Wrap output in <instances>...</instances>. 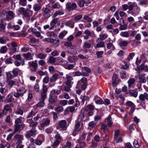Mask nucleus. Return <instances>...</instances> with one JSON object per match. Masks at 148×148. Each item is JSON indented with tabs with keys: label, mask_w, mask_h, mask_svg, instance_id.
Returning a JSON list of instances; mask_svg holds the SVG:
<instances>
[{
	"label": "nucleus",
	"mask_w": 148,
	"mask_h": 148,
	"mask_svg": "<svg viewBox=\"0 0 148 148\" xmlns=\"http://www.w3.org/2000/svg\"><path fill=\"white\" fill-rule=\"evenodd\" d=\"M78 5L81 8L84 6V3L83 0H80L78 1L77 3Z\"/></svg>",
	"instance_id": "nucleus-64"
},
{
	"label": "nucleus",
	"mask_w": 148,
	"mask_h": 148,
	"mask_svg": "<svg viewBox=\"0 0 148 148\" xmlns=\"http://www.w3.org/2000/svg\"><path fill=\"white\" fill-rule=\"evenodd\" d=\"M40 102L38 103L36 105V106L37 107H43L45 105V103L44 101H41V100H39Z\"/></svg>",
	"instance_id": "nucleus-46"
},
{
	"label": "nucleus",
	"mask_w": 148,
	"mask_h": 148,
	"mask_svg": "<svg viewBox=\"0 0 148 148\" xmlns=\"http://www.w3.org/2000/svg\"><path fill=\"white\" fill-rule=\"evenodd\" d=\"M28 63L29 68H30L31 67H32L34 68L33 69H31L32 72H35L36 71L37 68L38 67V65L37 63L33 61L29 62Z\"/></svg>",
	"instance_id": "nucleus-5"
},
{
	"label": "nucleus",
	"mask_w": 148,
	"mask_h": 148,
	"mask_svg": "<svg viewBox=\"0 0 148 148\" xmlns=\"http://www.w3.org/2000/svg\"><path fill=\"white\" fill-rule=\"evenodd\" d=\"M107 48L109 49L114 50L115 49L114 46L111 42L108 43L107 45Z\"/></svg>",
	"instance_id": "nucleus-34"
},
{
	"label": "nucleus",
	"mask_w": 148,
	"mask_h": 148,
	"mask_svg": "<svg viewBox=\"0 0 148 148\" xmlns=\"http://www.w3.org/2000/svg\"><path fill=\"white\" fill-rule=\"evenodd\" d=\"M23 110L20 108H17L15 111V113L16 114L21 115H23Z\"/></svg>",
	"instance_id": "nucleus-36"
},
{
	"label": "nucleus",
	"mask_w": 148,
	"mask_h": 148,
	"mask_svg": "<svg viewBox=\"0 0 148 148\" xmlns=\"http://www.w3.org/2000/svg\"><path fill=\"white\" fill-rule=\"evenodd\" d=\"M15 139L18 140L16 144V145L21 144L23 143L22 141L23 140V135L16 134L14 136Z\"/></svg>",
	"instance_id": "nucleus-7"
},
{
	"label": "nucleus",
	"mask_w": 148,
	"mask_h": 148,
	"mask_svg": "<svg viewBox=\"0 0 148 148\" xmlns=\"http://www.w3.org/2000/svg\"><path fill=\"white\" fill-rule=\"evenodd\" d=\"M67 33V31H63L60 34L59 37L60 38L62 39L66 35Z\"/></svg>",
	"instance_id": "nucleus-52"
},
{
	"label": "nucleus",
	"mask_w": 148,
	"mask_h": 148,
	"mask_svg": "<svg viewBox=\"0 0 148 148\" xmlns=\"http://www.w3.org/2000/svg\"><path fill=\"white\" fill-rule=\"evenodd\" d=\"M50 122V119L48 118H46L44 120L43 122L41 123L40 125L42 127H47L49 125Z\"/></svg>",
	"instance_id": "nucleus-12"
},
{
	"label": "nucleus",
	"mask_w": 148,
	"mask_h": 148,
	"mask_svg": "<svg viewBox=\"0 0 148 148\" xmlns=\"http://www.w3.org/2000/svg\"><path fill=\"white\" fill-rule=\"evenodd\" d=\"M8 48L6 46H3L0 49V52L1 53L4 54L6 53L7 51Z\"/></svg>",
	"instance_id": "nucleus-37"
},
{
	"label": "nucleus",
	"mask_w": 148,
	"mask_h": 148,
	"mask_svg": "<svg viewBox=\"0 0 148 148\" xmlns=\"http://www.w3.org/2000/svg\"><path fill=\"white\" fill-rule=\"evenodd\" d=\"M137 69H138V70H144L145 72L148 71V66L147 65H145L144 63H142L139 66H137Z\"/></svg>",
	"instance_id": "nucleus-16"
},
{
	"label": "nucleus",
	"mask_w": 148,
	"mask_h": 148,
	"mask_svg": "<svg viewBox=\"0 0 148 148\" xmlns=\"http://www.w3.org/2000/svg\"><path fill=\"white\" fill-rule=\"evenodd\" d=\"M14 130V134L19 131L20 132L22 131L23 128V125L21 124H15Z\"/></svg>",
	"instance_id": "nucleus-13"
},
{
	"label": "nucleus",
	"mask_w": 148,
	"mask_h": 148,
	"mask_svg": "<svg viewBox=\"0 0 148 148\" xmlns=\"http://www.w3.org/2000/svg\"><path fill=\"white\" fill-rule=\"evenodd\" d=\"M120 35L122 37L126 38L128 37L129 36V34L127 31L122 32L121 33Z\"/></svg>",
	"instance_id": "nucleus-40"
},
{
	"label": "nucleus",
	"mask_w": 148,
	"mask_h": 148,
	"mask_svg": "<svg viewBox=\"0 0 148 148\" xmlns=\"http://www.w3.org/2000/svg\"><path fill=\"white\" fill-rule=\"evenodd\" d=\"M33 10L35 11L38 12L41 8L42 5L37 3L34 4L33 7Z\"/></svg>",
	"instance_id": "nucleus-23"
},
{
	"label": "nucleus",
	"mask_w": 148,
	"mask_h": 148,
	"mask_svg": "<svg viewBox=\"0 0 148 148\" xmlns=\"http://www.w3.org/2000/svg\"><path fill=\"white\" fill-rule=\"evenodd\" d=\"M56 17L54 16V15H53V20H52L50 23V25L51 26L50 29H51L54 27L55 25L57 23L58 20L59 18H56Z\"/></svg>",
	"instance_id": "nucleus-14"
},
{
	"label": "nucleus",
	"mask_w": 148,
	"mask_h": 148,
	"mask_svg": "<svg viewBox=\"0 0 148 148\" xmlns=\"http://www.w3.org/2000/svg\"><path fill=\"white\" fill-rule=\"evenodd\" d=\"M56 134L55 136V141L53 143L52 146L54 148H56L60 144L62 139V137L58 132H56Z\"/></svg>",
	"instance_id": "nucleus-2"
},
{
	"label": "nucleus",
	"mask_w": 148,
	"mask_h": 148,
	"mask_svg": "<svg viewBox=\"0 0 148 148\" xmlns=\"http://www.w3.org/2000/svg\"><path fill=\"white\" fill-rule=\"evenodd\" d=\"M59 75L57 73H55L53 75L52 77H51L49 79L50 82H55L58 79V77Z\"/></svg>",
	"instance_id": "nucleus-26"
},
{
	"label": "nucleus",
	"mask_w": 148,
	"mask_h": 148,
	"mask_svg": "<svg viewBox=\"0 0 148 148\" xmlns=\"http://www.w3.org/2000/svg\"><path fill=\"white\" fill-rule=\"evenodd\" d=\"M66 81L65 82V84L66 85L72 86L73 84V77L69 75H66Z\"/></svg>",
	"instance_id": "nucleus-6"
},
{
	"label": "nucleus",
	"mask_w": 148,
	"mask_h": 148,
	"mask_svg": "<svg viewBox=\"0 0 148 148\" xmlns=\"http://www.w3.org/2000/svg\"><path fill=\"white\" fill-rule=\"evenodd\" d=\"M138 4L139 5L142 6L143 5H148V1L147 0H144L143 1H141L138 3Z\"/></svg>",
	"instance_id": "nucleus-48"
},
{
	"label": "nucleus",
	"mask_w": 148,
	"mask_h": 148,
	"mask_svg": "<svg viewBox=\"0 0 148 148\" xmlns=\"http://www.w3.org/2000/svg\"><path fill=\"white\" fill-rule=\"evenodd\" d=\"M36 114V112H34L33 110H32L27 115V118H29L31 117L32 116L35 115Z\"/></svg>",
	"instance_id": "nucleus-53"
},
{
	"label": "nucleus",
	"mask_w": 148,
	"mask_h": 148,
	"mask_svg": "<svg viewBox=\"0 0 148 148\" xmlns=\"http://www.w3.org/2000/svg\"><path fill=\"white\" fill-rule=\"evenodd\" d=\"M128 43V42L127 41L121 40L119 43V45L122 48L123 47H125L127 46Z\"/></svg>",
	"instance_id": "nucleus-31"
},
{
	"label": "nucleus",
	"mask_w": 148,
	"mask_h": 148,
	"mask_svg": "<svg viewBox=\"0 0 148 148\" xmlns=\"http://www.w3.org/2000/svg\"><path fill=\"white\" fill-rule=\"evenodd\" d=\"M95 103L97 105H102L104 104V102L103 100L100 98L99 99L96 101Z\"/></svg>",
	"instance_id": "nucleus-56"
},
{
	"label": "nucleus",
	"mask_w": 148,
	"mask_h": 148,
	"mask_svg": "<svg viewBox=\"0 0 148 148\" xmlns=\"http://www.w3.org/2000/svg\"><path fill=\"white\" fill-rule=\"evenodd\" d=\"M52 7L54 9H59L61 7V6L58 2H57L53 4L52 5Z\"/></svg>",
	"instance_id": "nucleus-38"
},
{
	"label": "nucleus",
	"mask_w": 148,
	"mask_h": 148,
	"mask_svg": "<svg viewBox=\"0 0 148 148\" xmlns=\"http://www.w3.org/2000/svg\"><path fill=\"white\" fill-rule=\"evenodd\" d=\"M108 125L106 124V123H103L101 125V130L103 131V132H105V130L107 128Z\"/></svg>",
	"instance_id": "nucleus-57"
},
{
	"label": "nucleus",
	"mask_w": 148,
	"mask_h": 148,
	"mask_svg": "<svg viewBox=\"0 0 148 148\" xmlns=\"http://www.w3.org/2000/svg\"><path fill=\"white\" fill-rule=\"evenodd\" d=\"M97 124V122H95L94 121H92L89 123L88 126L90 128H93Z\"/></svg>",
	"instance_id": "nucleus-45"
},
{
	"label": "nucleus",
	"mask_w": 148,
	"mask_h": 148,
	"mask_svg": "<svg viewBox=\"0 0 148 148\" xmlns=\"http://www.w3.org/2000/svg\"><path fill=\"white\" fill-rule=\"evenodd\" d=\"M42 14L44 19H47L52 15L50 9L46 7L42 12Z\"/></svg>",
	"instance_id": "nucleus-3"
},
{
	"label": "nucleus",
	"mask_w": 148,
	"mask_h": 148,
	"mask_svg": "<svg viewBox=\"0 0 148 148\" xmlns=\"http://www.w3.org/2000/svg\"><path fill=\"white\" fill-rule=\"evenodd\" d=\"M104 43L103 42H98L96 44V47H105Z\"/></svg>",
	"instance_id": "nucleus-44"
},
{
	"label": "nucleus",
	"mask_w": 148,
	"mask_h": 148,
	"mask_svg": "<svg viewBox=\"0 0 148 148\" xmlns=\"http://www.w3.org/2000/svg\"><path fill=\"white\" fill-rule=\"evenodd\" d=\"M13 114H11V115H8L5 119V121L7 123L10 125L12 123V119L11 117V116H13Z\"/></svg>",
	"instance_id": "nucleus-28"
},
{
	"label": "nucleus",
	"mask_w": 148,
	"mask_h": 148,
	"mask_svg": "<svg viewBox=\"0 0 148 148\" xmlns=\"http://www.w3.org/2000/svg\"><path fill=\"white\" fill-rule=\"evenodd\" d=\"M37 131L34 129L33 128L29 131H27L25 136L26 138H30V136H34L37 134Z\"/></svg>",
	"instance_id": "nucleus-4"
},
{
	"label": "nucleus",
	"mask_w": 148,
	"mask_h": 148,
	"mask_svg": "<svg viewBox=\"0 0 148 148\" xmlns=\"http://www.w3.org/2000/svg\"><path fill=\"white\" fill-rule=\"evenodd\" d=\"M139 82L140 83H145L146 82V80L145 77H139Z\"/></svg>",
	"instance_id": "nucleus-63"
},
{
	"label": "nucleus",
	"mask_w": 148,
	"mask_h": 148,
	"mask_svg": "<svg viewBox=\"0 0 148 148\" xmlns=\"http://www.w3.org/2000/svg\"><path fill=\"white\" fill-rule=\"evenodd\" d=\"M80 123L79 121H76L75 126V129L80 130V128H79L80 125Z\"/></svg>",
	"instance_id": "nucleus-58"
},
{
	"label": "nucleus",
	"mask_w": 148,
	"mask_h": 148,
	"mask_svg": "<svg viewBox=\"0 0 148 148\" xmlns=\"http://www.w3.org/2000/svg\"><path fill=\"white\" fill-rule=\"evenodd\" d=\"M63 108L61 106H59L58 107H56L55 109V111L57 112H62Z\"/></svg>",
	"instance_id": "nucleus-55"
},
{
	"label": "nucleus",
	"mask_w": 148,
	"mask_h": 148,
	"mask_svg": "<svg viewBox=\"0 0 148 148\" xmlns=\"http://www.w3.org/2000/svg\"><path fill=\"white\" fill-rule=\"evenodd\" d=\"M59 51H58L56 50H54L51 53V55L53 56H58L59 55Z\"/></svg>",
	"instance_id": "nucleus-62"
},
{
	"label": "nucleus",
	"mask_w": 148,
	"mask_h": 148,
	"mask_svg": "<svg viewBox=\"0 0 148 148\" xmlns=\"http://www.w3.org/2000/svg\"><path fill=\"white\" fill-rule=\"evenodd\" d=\"M74 24L75 22L73 19L68 21L64 23L66 26L70 27L71 28H73L74 27Z\"/></svg>",
	"instance_id": "nucleus-15"
},
{
	"label": "nucleus",
	"mask_w": 148,
	"mask_h": 148,
	"mask_svg": "<svg viewBox=\"0 0 148 148\" xmlns=\"http://www.w3.org/2000/svg\"><path fill=\"white\" fill-rule=\"evenodd\" d=\"M43 142L41 140L38 138H36L35 140V143L38 145H40Z\"/></svg>",
	"instance_id": "nucleus-54"
},
{
	"label": "nucleus",
	"mask_w": 148,
	"mask_h": 148,
	"mask_svg": "<svg viewBox=\"0 0 148 148\" xmlns=\"http://www.w3.org/2000/svg\"><path fill=\"white\" fill-rule=\"evenodd\" d=\"M118 77L117 75L115 73L113 74L112 77V84L113 86H115L117 84L116 79Z\"/></svg>",
	"instance_id": "nucleus-30"
},
{
	"label": "nucleus",
	"mask_w": 148,
	"mask_h": 148,
	"mask_svg": "<svg viewBox=\"0 0 148 148\" xmlns=\"http://www.w3.org/2000/svg\"><path fill=\"white\" fill-rule=\"evenodd\" d=\"M36 56L37 58L42 59H44L46 58L47 54L46 53H40L37 55H36Z\"/></svg>",
	"instance_id": "nucleus-29"
},
{
	"label": "nucleus",
	"mask_w": 148,
	"mask_h": 148,
	"mask_svg": "<svg viewBox=\"0 0 148 148\" xmlns=\"http://www.w3.org/2000/svg\"><path fill=\"white\" fill-rule=\"evenodd\" d=\"M78 57L82 59H88L89 58V56L87 55H86L84 56V55L82 54H79L78 55Z\"/></svg>",
	"instance_id": "nucleus-59"
},
{
	"label": "nucleus",
	"mask_w": 148,
	"mask_h": 148,
	"mask_svg": "<svg viewBox=\"0 0 148 148\" xmlns=\"http://www.w3.org/2000/svg\"><path fill=\"white\" fill-rule=\"evenodd\" d=\"M103 53L104 51H97L96 52V54L97 56V58H101Z\"/></svg>",
	"instance_id": "nucleus-43"
},
{
	"label": "nucleus",
	"mask_w": 148,
	"mask_h": 148,
	"mask_svg": "<svg viewBox=\"0 0 148 148\" xmlns=\"http://www.w3.org/2000/svg\"><path fill=\"white\" fill-rule=\"evenodd\" d=\"M17 90L21 97H23L26 91V90L23 87H20Z\"/></svg>",
	"instance_id": "nucleus-20"
},
{
	"label": "nucleus",
	"mask_w": 148,
	"mask_h": 148,
	"mask_svg": "<svg viewBox=\"0 0 148 148\" xmlns=\"http://www.w3.org/2000/svg\"><path fill=\"white\" fill-rule=\"evenodd\" d=\"M77 9V4L74 2L69 1L66 3L65 9L68 12L76 10Z\"/></svg>",
	"instance_id": "nucleus-1"
},
{
	"label": "nucleus",
	"mask_w": 148,
	"mask_h": 148,
	"mask_svg": "<svg viewBox=\"0 0 148 148\" xmlns=\"http://www.w3.org/2000/svg\"><path fill=\"white\" fill-rule=\"evenodd\" d=\"M61 93V90H53L51 91L50 93L51 95L53 94H56L57 95H59Z\"/></svg>",
	"instance_id": "nucleus-42"
},
{
	"label": "nucleus",
	"mask_w": 148,
	"mask_h": 148,
	"mask_svg": "<svg viewBox=\"0 0 148 148\" xmlns=\"http://www.w3.org/2000/svg\"><path fill=\"white\" fill-rule=\"evenodd\" d=\"M95 108V107L94 105L91 104H89L84 109L85 111L88 112V110L92 111L94 110Z\"/></svg>",
	"instance_id": "nucleus-27"
},
{
	"label": "nucleus",
	"mask_w": 148,
	"mask_h": 148,
	"mask_svg": "<svg viewBox=\"0 0 148 148\" xmlns=\"http://www.w3.org/2000/svg\"><path fill=\"white\" fill-rule=\"evenodd\" d=\"M56 61V58L53 56H51L49 57V60H48L47 62H49L50 63L53 64Z\"/></svg>",
	"instance_id": "nucleus-35"
},
{
	"label": "nucleus",
	"mask_w": 148,
	"mask_h": 148,
	"mask_svg": "<svg viewBox=\"0 0 148 148\" xmlns=\"http://www.w3.org/2000/svg\"><path fill=\"white\" fill-rule=\"evenodd\" d=\"M121 78L122 79H125L126 78L127 75V72L123 71H122L120 72Z\"/></svg>",
	"instance_id": "nucleus-39"
},
{
	"label": "nucleus",
	"mask_w": 148,
	"mask_h": 148,
	"mask_svg": "<svg viewBox=\"0 0 148 148\" xmlns=\"http://www.w3.org/2000/svg\"><path fill=\"white\" fill-rule=\"evenodd\" d=\"M12 111V108L9 104L5 105L3 107L2 110L3 113L4 115H6L8 113V112Z\"/></svg>",
	"instance_id": "nucleus-8"
},
{
	"label": "nucleus",
	"mask_w": 148,
	"mask_h": 148,
	"mask_svg": "<svg viewBox=\"0 0 148 148\" xmlns=\"http://www.w3.org/2000/svg\"><path fill=\"white\" fill-rule=\"evenodd\" d=\"M135 55V54L134 53H130L128 55L127 59L125 60V62H129L133 58Z\"/></svg>",
	"instance_id": "nucleus-25"
},
{
	"label": "nucleus",
	"mask_w": 148,
	"mask_h": 148,
	"mask_svg": "<svg viewBox=\"0 0 148 148\" xmlns=\"http://www.w3.org/2000/svg\"><path fill=\"white\" fill-rule=\"evenodd\" d=\"M136 7L135 8H134V10L132 12L131 14L134 16H136L139 13L140 9V8L136 4V6H134Z\"/></svg>",
	"instance_id": "nucleus-18"
},
{
	"label": "nucleus",
	"mask_w": 148,
	"mask_h": 148,
	"mask_svg": "<svg viewBox=\"0 0 148 148\" xmlns=\"http://www.w3.org/2000/svg\"><path fill=\"white\" fill-rule=\"evenodd\" d=\"M64 14V10L63 9H61L60 10L56 11L53 15L54 16L56 17L58 15H62Z\"/></svg>",
	"instance_id": "nucleus-22"
},
{
	"label": "nucleus",
	"mask_w": 148,
	"mask_h": 148,
	"mask_svg": "<svg viewBox=\"0 0 148 148\" xmlns=\"http://www.w3.org/2000/svg\"><path fill=\"white\" fill-rule=\"evenodd\" d=\"M27 3V0H20L19 1V4L23 6L26 5Z\"/></svg>",
	"instance_id": "nucleus-49"
},
{
	"label": "nucleus",
	"mask_w": 148,
	"mask_h": 148,
	"mask_svg": "<svg viewBox=\"0 0 148 148\" xmlns=\"http://www.w3.org/2000/svg\"><path fill=\"white\" fill-rule=\"evenodd\" d=\"M53 95H51L50 93L49 97V101L50 104L52 105L54 103L57 101L56 100H55L53 98Z\"/></svg>",
	"instance_id": "nucleus-32"
},
{
	"label": "nucleus",
	"mask_w": 148,
	"mask_h": 148,
	"mask_svg": "<svg viewBox=\"0 0 148 148\" xmlns=\"http://www.w3.org/2000/svg\"><path fill=\"white\" fill-rule=\"evenodd\" d=\"M135 82V80L134 78H130L128 81V87L129 88L132 87H134V83Z\"/></svg>",
	"instance_id": "nucleus-19"
},
{
	"label": "nucleus",
	"mask_w": 148,
	"mask_h": 148,
	"mask_svg": "<svg viewBox=\"0 0 148 148\" xmlns=\"http://www.w3.org/2000/svg\"><path fill=\"white\" fill-rule=\"evenodd\" d=\"M15 81L13 80H10L8 83V86H10V88H11L15 84Z\"/></svg>",
	"instance_id": "nucleus-61"
},
{
	"label": "nucleus",
	"mask_w": 148,
	"mask_h": 148,
	"mask_svg": "<svg viewBox=\"0 0 148 148\" xmlns=\"http://www.w3.org/2000/svg\"><path fill=\"white\" fill-rule=\"evenodd\" d=\"M129 94L131 97H136L138 96V92L135 90H130L129 91Z\"/></svg>",
	"instance_id": "nucleus-24"
},
{
	"label": "nucleus",
	"mask_w": 148,
	"mask_h": 148,
	"mask_svg": "<svg viewBox=\"0 0 148 148\" xmlns=\"http://www.w3.org/2000/svg\"><path fill=\"white\" fill-rule=\"evenodd\" d=\"M20 71V70L18 68L14 69L12 71V72L14 75V77H15L17 76L18 73Z\"/></svg>",
	"instance_id": "nucleus-33"
},
{
	"label": "nucleus",
	"mask_w": 148,
	"mask_h": 148,
	"mask_svg": "<svg viewBox=\"0 0 148 148\" xmlns=\"http://www.w3.org/2000/svg\"><path fill=\"white\" fill-rule=\"evenodd\" d=\"M23 56L26 60H31L33 59L34 54L28 52L27 53L23 54Z\"/></svg>",
	"instance_id": "nucleus-11"
},
{
	"label": "nucleus",
	"mask_w": 148,
	"mask_h": 148,
	"mask_svg": "<svg viewBox=\"0 0 148 148\" xmlns=\"http://www.w3.org/2000/svg\"><path fill=\"white\" fill-rule=\"evenodd\" d=\"M134 6H136V2H134L132 4L129 5L128 6V9L130 11L132 10Z\"/></svg>",
	"instance_id": "nucleus-50"
},
{
	"label": "nucleus",
	"mask_w": 148,
	"mask_h": 148,
	"mask_svg": "<svg viewBox=\"0 0 148 148\" xmlns=\"http://www.w3.org/2000/svg\"><path fill=\"white\" fill-rule=\"evenodd\" d=\"M41 97L39 99V100L41 101H45V99L46 97V93L44 92H42L41 93Z\"/></svg>",
	"instance_id": "nucleus-47"
},
{
	"label": "nucleus",
	"mask_w": 148,
	"mask_h": 148,
	"mask_svg": "<svg viewBox=\"0 0 148 148\" xmlns=\"http://www.w3.org/2000/svg\"><path fill=\"white\" fill-rule=\"evenodd\" d=\"M14 100V99L13 98L12 93H10L5 98V101L7 103H11Z\"/></svg>",
	"instance_id": "nucleus-17"
},
{
	"label": "nucleus",
	"mask_w": 148,
	"mask_h": 148,
	"mask_svg": "<svg viewBox=\"0 0 148 148\" xmlns=\"http://www.w3.org/2000/svg\"><path fill=\"white\" fill-rule=\"evenodd\" d=\"M89 99V97L88 96V95H85L83 97H82L81 98L82 101H81V103H82L83 104H84V102L86 101H87Z\"/></svg>",
	"instance_id": "nucleus-41"
},
{
	"label": "nucleus",
	"mask_w": 148,
	"mask_h": 148,
	"mask_svg": "<svg viewBox=\"0 0 148 148\" xmlns=\"http://www.w3.org/2000/svg\"><path fill=\"white\" fill-rule=\"evenodd\" d=\"M119 132L120 130H119L117 129L115 131L114 135V140L117 139V138L119 135Z\"/></svg>",
	"instance_id": "nucleus-51"
},
{
	"label": "nucleus",
	"mask_w": 148,
	"mask_h": 148,
	"mask_svg": "<svg viewBox=\"0 0 148 148\" xmlns=\"http://www.w3.org/2000/svg\"><path fill=\"white\" fill-rule=\"evenodd\" d=\"M85 110L84 109L82 110L81 111V113L79 115V117H80L81 119V120H83L85 116L84 115V111Z\"/></svg>",
	"instance_id": "nucleus-60"
},
{
	"label": "nucleus",
	"mask_w": 148,
	"mask_h": 148,
	"mask_svg": "<svg viewBox=\"0 0 148 148\" xmlns=\"http://www.w3.org/2000/svg\"><path fill=\"white\" fill-rule=\"evenodd\" d=\"M139 100L141 101H144L145 100H148V94L147 92L140 94L139 96Z\"/></svg>",
	"instance_id": "nucleus-10"
},
{
	"label": "nucleus",
	"mask_w": 148,
	"mask_h": 148,
	"mask_svg": "<svg viewBox=\"0 0 148 148\" xmlns=\"http://www.w3.org/2000/svg\"><path fill=\"white\" fill-rule=\"evenodd\" d=\"M106 123L110 127L112 126L113 124V122L112 121V119L111 117L109 115L108 117L105 120Z\"/></svg>",
	"instance_id": "nucleus-21"
},
{
	"label": "nucleus",
	"mask_w": 148,
	"mask_h": 148,
	"mask_svg": "<svg viewBox=\"0 0 148 148\" xmlns=\"http://www.w3.org/2000/svg\"><path fill=\"white\" fill-rule=\"evenodd\" d=\"M66 122L65 120H62L60 121L59 123V127L62 128L63 130L65 131L66 130L67 128L66 125Z\"/></svg>",
	"instance_id": "nucleus-9"
}]
</instances>
